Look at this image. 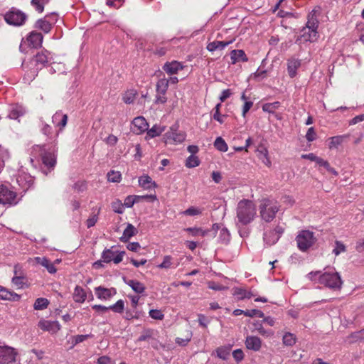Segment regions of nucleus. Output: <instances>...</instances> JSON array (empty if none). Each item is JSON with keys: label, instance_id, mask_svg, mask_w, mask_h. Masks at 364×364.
<instances>
[{"label": "nucleus", "instance_id": "f257e3e1", "mask_svg": "<svg viewBox=\"0 0 364 364\" xmlns=\"http://www.w3.org/2000/svg\"><path fill=\"white\" fill-rule=\"evenodd\" d=\"M256 208L252 201L242 200L238 203L237 207V225H247L255 219Z\"/></svg>", "mask_w": 364, "mask_h": 364}, {"label": "nucleus", "instance_id": "f03ea898", "mask_svg": "<svg viewBox=\"0 0 364 364\" xmlns=\"http://www.w3.org/2000/svg\"><path fill=\"white\" fill-rule=\"evenodd\" d=\"M279 206L277 201L269 198H264L259 205V213L262 220L265 222H271L275 218L279 211Z\"/></svg>", "mask_w": 364, "mask_h": 364}, {"label": "nucleus", "instance_id": "7ed1b4c3", "mask_svg": "<svg viewBox=\"0 0 364 364\" xmlns=\"http://www.w3.org/2000/svg\"><path fill=\"white\" fill-rule=\"evenodd\" d=\"M296 242L298 248L301 251L305 252L314 245L316 242V238L313 232L303 230L299 232L296 237Z\"/></svg>", "mask_w": 364, "mask_h": 364}, {"label": "nucleus", "instance_id": "20e7f679", "mask_svg": "<svg viewBox=\"0 0 364 364\" xmlns=\"http://www.w3.org/2000/svg\"><path fill=\"white\" fill-rule=\"evenodd\" d=\"M318 282L332 289H340L343 282L338 272H324L318 277Z\"/></svg>", "mask_w": 364, "mask_h": 364}, {"label": "nucleus", "instance_id": "39448f33", "mask_svg": "<svg viewBox=\"0 0 364 364\" xmlns=\"http://www.w3.org/2000/svg\"><path fill=\"white\" fill-rule=\"evenodd\" d=\"M27 18L28 16L24 12L14 7L11 8L4 14L5 21L14 26H23L26 23Z\"/></svg>", "mask_w": 364, "mask_h": 364}, {"label": "nucleus", "instance_id": "423d86ee", "mask_svg": "<svg viewBox=\"0 0 364 364\" xmlns=\"http://www.w3.org/2000/svg\"><path fill=\"white\" fill-rule=\"evenodd\" d=\"M178 125L174 124L171 126L168 132L164 136L166 144H177L182 143L186 139V133L178 131Z\"/></svg>", "mask_w": 364, "mask_h": 364}, {"label": "nucleus", "instance_id": "0eeeda50", "mask_svg": "<svg viewBox=\"0 0 364 364\" xmlns=\"http://www.w3.org/2000/svg\"><path fill=\"white\" fill-rule=\"evenodd\" d=\"M16 196V193L11 191L6 186H0V204L16 205L17 203Z\"/></svg>", "mask_w": 364, "mask_h": 364}, {"label": "nucleus", "instance_id": "6e6552de", "mask_svg": "<svg viewBox=\"0 0 364 364\" xmlns=\"http://www.w3.org/2000/svg\"><path fill=\"white\" fill-rule=\"evenodd\" d=\"M51 60L50 53L47 50L38 53L32 59L31 63L36 66V71L41 70Z\"/></svg>", "mask_w": 364, "mask_h": 364}, {"label": "nucleus", "instance_id": "1a4fd4ad", "mask_svg": "<svg viewBox=\"0 0 364 364\" xmlns=\"http://www.w3.org/2000/svg\"><path fill=\"white\" fill-rule=\"evenodd\" d=\"M16 352L8 346H0V364H9L15 362Z\"/></svg>", "mask_w": 364, "mask_h": 364}, {"label": "nucleus", "instance_id": "9d476101", "mask_svg": "<svg viewBox=\"0 0 364 364\" xmlns=\"http://www.w3.org/2000/svg\"><path fill=\"white\" fill-rule=\"evenodd\" d=\"M182 63L173 60L171 62H166L162 67L164 71L169 75L177 74L180 70L184 68Z\"/></svg>", "mask_w": 364, "mask_h": 364}, {"label": "nucleus", "instance_id": "9b49d317", "mask_svg": "<svg viewBox=\"0 0 364 364\" xmlns=\"http://www.w3.org/2000/svg\"><path fill=\"white\" fill-rule=\"evenodd\" d=\"M132 131L133 132L139 134H141L146 130H148L149 124L143 117H137L134 119L132 121Z\"/></svg>", "mask_w": 364, "mask_h": 364}, {"label": "nucleus", "instance_id": "f8f14e48", "mask_svg": "<svg viewBox=\"0 0 364 364\" xmlns=\"http://www.w3.org/2000/svg\"><path fill=\"white\" fill-rule=\"evenodd\" d=\"M38 327L43 331H49L52 333H55L58 332L60 326L59 323L56 321H46V320H41L38 324Z\"/></svg>", "mask_w": 364, "mask_h": 364}, {"label": "nucleus", "instance_id": "ddd939ff", "mask_svg": "<svg viewBox=\"0 0 364 364\" xmlns=\"http://www.w3.org/2000/svg\"><path fill=\"white\" fill-rule=\"evenodd\" d=\"M95 292L98 299L107 300L116 294V290L114 288L107 289L100 286L95 288Z\"/></svg>", "mask_w": 364, "mask_h": 364}, {"label": "nucleus", "instance_id": "4468645a", "mask_svg": "<svg viewBox=\"0 0 364 364\" xmlns=\"http://www.w3.org/2000/svg\"><path fill=\"white\" fill-rule=\"evenodd\" d=\"M68 118L66 114H63L61 111H58L53 115L52 121L56 127H59V130L62 131L67 124Z\"/></svg>", "mask_w": 364, "mask_h": 364}, {"label": "nucleus", "instance_id": "2eb2a0df", "mask_svg": "<svg viewBox=\"0 0 364 364\" xmlns=\"http://www.w3.org/2000/svg\"><path fill=\"white\" fill-rule=\"evenodd\" d=\"M43 39V35L41 33L35 31H31L27 37V41L29 43V46L35 48L41 46Z\"/></svg>", "mask_w": 364, "mask_h": 364}, {"label": "nucleus", "instance_id": "dca6fc26", "mask_svg": "<svg viewBox=\"0 0 364 364\" xmlns=\"http://www.w3.org/2000/svg\"><path fill=\"white\" fill-rule=\"evenodd\" d=\"M20 299L21 296L19 294L0 286V299L11 301H18L20 300Z\"/></svg>", "mask_w": 364, "mask_h": 364}, {"label": "nucleus", "instance_id": "f3484780", "mask_svg": "<svg viewBox=\"0 0 364 364\" xmlns=\"http://www.w3.org/2000/svg\"><path fill=\"white\" fill-rule=\"evenodd\" d=\"M245 346L249 350L259 351L262 347V341L257 336H249L246 338Z\"/></svg>", "mask_w": 364, "mask_h": 364}, {"label": "nucleus", "instance_id": "a211bd4d", "mask_svg": "<svg viewBox=\"0 0 364 364\" xmlns=\"http://www.w3.org/2000/svg\"><path fill=\"white\" fill-rule=\"evenodd\" d=\"M142 198H151L152 200H154L156 199V196L155 195L129 196L125 198L124 205L127 208H132L135 203H138Z\"/></svg>", "mask_w": 364, "mask_h": 364}, {"label": "nucleus", "instance_id": "6ab92c4d", "mask_svg": "<svg viewBox=\"0 0 364 364\" xmlns=\"http://www.w3.org/2000/svg\"><path fill=\"white\" fill-rule=\"evenodd\" d=\"M318 11L314 9L308 15V21L306 23V28L308 29H317L318 27Z\"/></svg>", "mask_w": 364, "mask_h": 364}, {"label": "nucleus", "instance_id": "aec40b11", "mask_svg": "<svg viewBox=\"0 0 364 364\" xmlns=\"http://www.w3.org/2000/svg\"><path fill=\"white\" fill-rule=\"evenodd\" d=\"M230 58L232 64H235L237 62H247L248 58L243 50H232L230 52Z\"/></svg>", "mask_w": 364, "mask_h": 364}, {"label": "nucleus", "instance_id": "412c9836", "mask_svg": "<svg viewBox=\"0 0 364 364\" xmlns=\"http://www.w3.org/2000/svg\"><path fill=\"white\" fill-rule=\"evenodd\" d=\"M42 161L48 169H53L56 164V156L53 153L46 152L42 156Z\"/></svg>", "mask_w": 364, "mask_h": 364}, {"label": "nucleus", "instance_id": "4be33fe9", "mask_svg": "<svg viewBox=\"0 0 364 364\" xmlns=\"http://www.w3.org/2000/svg\"><path fill=\"white\" fill-rule=\"evenodd\" d=\"M36 262L44 267L47 271L50 274H54L56 272V268L54 264L46 257H37L35 258Z\"/></svg>", "mask_w": 364, "mask_h": 364}, {"label": "nucleus", "instance_id": "5701e85b", "mask_svg": "<svg viewBox=\"0 0 364 364\" xmlns=\"http://www.w3.org/2000/svg\"><path fill=\"white\" fill-rule=\"evenodd\" d=\"M301 62L300 60L291 58L288 60L287 63V70L290 77H294L296 75V70L300 67Z\"/></svg>", "mask_w": 364, "mask_h": 364}, {"label": "nucleus", "instance_id": "b1692460", "mask_svg": "<svg viewBox=\"0 0 364 364\" xmlns=\"http://www.w3.org/2000/svg\"><path fill=\"white\" fill-rule=\"evenodd\" d=\"M137 233V230L134 225L128 224L124 230L122 236L120 237L122 242H127L132 237Z\"/></svg>", "mask_w": 364, "mask_h": 364}, {"label": "nucleus", "instance_id": "393cba45", "mask_svg": "<svg viewBox=\"0 0 364 364\" xmlns=\"http://www.w3.org/2000/svg\"><path fill=\"white\" fill-rule=\"evenodd\" d=\"M279 239V234L275 233L272 230H266L264 233V240L269 245L275 244Z\"/></svg>", "mask_w": 364, "mask_h": 364}, {"label": "nucleus", "instance_id": "a878e982", "mask_svg": "<svg viewBox=\"0 0 364 364\" xmlns=\"http://www.w3.org/2000/svg\"><path fill=\"white\" fill-rule=\"evenodd\" d=\"M230 43L231 41H215L208 44L207 49L210 52H213L216 50H223L226 46H228Z\"/></svg>", "mask_w": 364, "mask_h": 364}, {"label": "nucleus", "instance_id": "bb28decb", "mask_svg": "<svg viewBox=\"0 0 364 364\" xmlns=\"http://www.w3.org/2000/svg\"><path fill=\"white\" fill-rule=\"evenodd\" d=\"M73 296L75 302L83 303L86 299L87 295L81 287L76 286Z\"/></svg>", "mask_w": 364, "mask_h": 364}, {"label": "nucleus", "instance_id": "cd10ccee", "mask_svg": "<svg viewBox=\"0 0 364 364\" xmlns=\"http://www.w3.org/2000/svg\"><path fill=\"white\" fill-rule=\"evenodd\" d=\"M139 183L144 189H151L156 186L155 182L152 181L151 178L147 175L139 177Z\"/></svg>", "mask_w": 364, "mask_h": 364}, {"label": "nucleus", "instance_id": "c85d7f7f", "mask_svg": "<svg viewBox=\"0 0 364 364\" xmlns=\"http://www.w3.org/2000/svg\"><path fill=\"white\" fill-rule=\"evenodd\" d=\"M169 80L163 77L158 80L156 83V92L161 94H166L168 87Z\"/></svg>", "mask_w": 364, "mask_h": 364}, {"label": "nucleus", "instance_id": "c756f323", "mask_svg": "<svg viewBox=\"0 0 364 364\" xmlns=\"http://www.w3.org/2000/svg\"><path fill=\"white\" fill-rule=\"evenodd\" d=\"M25 113L24 109L21 106H15L11 108L9 112V117L12 119H17Z\"/></svg>", "mask_w": 364, "mask_h": 364}, {"label": "nucleus", "instance_id": "7c9ffc66", "mask_svg": "<svg viewBox=\"0 0 364 364\" xmlns=\"http://www.w3.org/2000/svg\"><path fill=\"white\" fill-rule=\"evenodd\" d=\"M127 284L136 292L138 294H141L145 290L144 285L139 281L136 280H129Z\"/></svg>", "mask_w": 364, "mask_h": 364}, {"label": "nucleus", "instance_id": "2f4dec72", "mask_svg": "<svg viewBox=\"0 0 364 364\" xmlns=\"http://www.w3.org/2000/svg\"><path fill=\"white\" fill-rule=\"evenodd\" d=\"M114 247H112L110 249H105L102 253V262L109 263L112 262L114 259V256L117 254V252L114 251Z\"/></svg>", "mask_w": 364, "mask_h": 364}, {"label": "nucleus", "instance_id": "473e14b6", "mask_svg": "<svg viewBox=\"0 0 364 364\" xmlns=\"http://www.w3.org/2000/svg\"><path fill=\"white\" fill-rule=\"evenodd\" d=\"M11 282L18 288H23L27 286L28 279L26 276H14Z\"/></svg>", "mask_w": 364, "mask_h": 364}, {"label": "nucleus", "instance_id": "72a5a7b5", "mask_svg": "<svg viewBox=\"0 0 364 364\" xmlns=\"http://www.w3.org/2000/svg\"><path fill=\"white\" fill-rule=\"evenodd\" d=\"M364 335H363V329L352 333L348 337V342L350 343L355 342H364Z\"/></svg>", "mask_w": 364, "mask_h": 364}, {"label": "nucleus", "instance_id": "f704fd0d", "mask_svg": "<svg viewBox=\"0 0 364 364\" xmlns=\"http://www.w3.org/2000/svg\"><path fill=\"white\" fill-rule=\"evenodd\" d=\"M36 28L42 30L45 33H48L52 28V25L45 19H39L36 21Z\"/></svg>", "mask_w": 364, "mask_h": 364}, {"label": "nucleus", "instance_id": "c9c22d12", "mask_svg": "<svg viewBox=\"0 0 364 364\" xmlns=\"http://www.w3.org/2000/svg\"><path fill=\"white\" fill-rule=\"evenodd\" d=\"M137 92L135 90H129L123 95L122 100L126 104L133 103Z\"/></svg>", "mask_w": 364, "mask_h": 364}, {"label": "nucleus", "instance_id": "e433bc0d", "mask_svg": "<svg viewBox=\"0 0 364 364\" xmlns=\"http://www.w3.org/2000/svg\"><path fill=\"white\" fill-rule=\"evenodd\" d=\"M308 33L306 31V28L303 30V36L305 41L313 42L317 39L318 32L317 29H308Z\"/></svg>", "mask_w": 364, "mask_h": 364}, {"label": "nucleus", "instance_id": "4c0bfd02", "mask_svg": "<svg viewBox=\"0 0 364 364\" xmlns=\"http://www.w3.org/2000/svg\"><path fill=\"white\" fill-rule=\"evenodd\" d=\"M230 350H231L230 346H222V347L217 348L216 353H217L218 356L220 358H221L223 360H226L228 358V355H230Z\"/></svg>", "mask_w": 364, "mask_h": 364}, {"label": "nucleus", "instance_id": "58836bf2", "mask_svg": "<svg viewBox=\"0 0 364 364\" xmlns=\"http://www.w3.org/2000/svg\"><path fill=\"white\" fill-rule=\"evenodd\" d=\"M164 131V127H161L156 124L154 125L150 129L148 130L146 134L150 138H154L159 136Z\"/></svg>", "mask_w": 364, "mask_h": 364}, {"label": "nucleus", "instance_id": "ea45409f", "mask_svg": "<svg viewBox=\"0 0 364 364\" xmlns=\"http://www.w3.org/2000/svg\"><path fill=\"white\" fill-rule=\"evenodd\" d=\"M49 301L46 298H38L33 305L36 310H43L48 307Z\"/></svg>", "mask_w": 364, "mask_h": 364}, {"label": "nucleus", "instance_id": "a19ab883", "mask_svg": "<svg viewBox=\"0 0 364 364\" xmlns=\"http://www.w3.org/2000/svg\"><path fill=\"white\" fill-rule=\"evenodd\" d=\"M214 146L218 150L223 151V152L227 151L228 149L226 142L220 136H218L216 138V139L214 142Z\"/></svg>", "mask_w": 364, "mask_h": 364}, {"label": "nucleus", "instance_id": "79ce46f5", "mask_svg": "<svg viewBox=\"0 0 364 364\" xmlns=\"http://www.w3.org/2000/svg\"><path fill=\"white\" fill-rule=\"evenodd\" d=\"M279 107H280V102H274L272 103H266V104L263 105L262 109L264 112H267L269 113H273Z\"/></svg>", "mask_w": 364, "mask_h": 364}, {"label": "nucleus", "instance_id": "37998d69", "mask_svg": "<svg viewBox=\"0 0 364 364\" xmlns=\"http://www.w3.org/2000/svg\"><path fill=\"white\" fill-rule=\"evenodd\" d=\"M200 164V160L198 156L195 155H191L186 161V166L188 168H194Z\"/></svg>", "mask_w": 364, "mask_h": 364}, {"label": "nucleus", "instance_id": "c03bdc74", "mask_svg": "<svg viewBox=\"0 0 364 364\" xmlns=\"http://www.w3.org/2000/svg\"><path fill=\"white\" fill-rule=\"evenodd\" d=\"M124 309V302L123 300H118L114 304L109 306V310H112L115 313H122Z\"/></svg>", "mask_w": 364, "mask_h": 364}, {"label": "nucleus", "instance_id": "a18cd8bd", "mask_svg": "<svg viewBox=\"0 0 364 364\" xmlns=\"http://www.w3.org/2000/svg\"><path fill=\"white\" fill-rule=\"evenodd\" d=\"M296 342L294 336L291 333H286L283 336V343L287 346H293Z\"/></svg>", "mask_w": 364, "mask_h": 364}, {"label": "nucleus", "instance_id": "49530a36", "mask_svg": "<svg viewBox=\"0 0 364 364\" xmlns=\"http://www.w3.org/2000/svg\"><path fill=\"white\" fill-rule=\"evenodd\" d=\"M346 247L342 242L338 241V240H336L335 242V247L333 250V253L335 255L338 256L341 252H346Z\"/></svg>", "mask_w": 364, "mask_h": 364}, {"label": "nucleus", "instance_id": "de8ad7c7", "mask_svg": "<svg viewBox=\"0 0 364 364\" xmlns=\"http://www.w3.org/2000/svg\"><path fill=\"white\" fill-rule=\"evenodd\" d=\"M346 136H336L330 138V148L337 146L343 143V139L346 138Z\"/></svg>", "mask_w": 364, "mask_h": 364}, {"label": "nucleus", "instance_id": "09e8293b", "mask_svg": "<svg viewBox=\"0 0 364 364\" xmlns=\"http://www.w3.org/2000/svg\"><path fill=\"white\" fill-rule=\"evenodd\" d=\"M203 210L198 208H196L193 206L189 207L188 209H186L183 214L189 216H195L198 215H200L202 213Z\"/></svg>", "mask_w": 364, "mask_h": 364}, {"label": "nucleus", "instance_id": "8fccbe9b", "mask_svg": "<svg viewBox=\"0 0 364 364\" xmlns=\"http://www.w3.org/2000/svg\"><path fill=\"white\" fill-rule=\"evenodd\" d=\"M107 179L111 182H119L121 179V174L119 171H111L107 173Z\"/></svg>", "mask_w": 364, "mask_h": 364}, {"label": "nucleus", "instance_id": "3c124183", "mask_svg": "<svg viewBox=\"0 0 364 364\" xmlns=\"http://www.w3.org/2000/svg\"><path fill=\"white\" fill-rule=\"evenodd\" d=\"M232 294L237 297V299L242 300L245 299L246 289L239 287H235L232 289Z\"/></svg>", "mask_w": 364, "mask_h": 364}, {"label": "nucleus", "instance_id": "603ef678", "mask_svg": "<svg viewBox=\"0 0 364 364\" xmlns=\"http://www.w3.org/2000/svg\"><path fill=\"white\" fill-rule=\"evenodd\" d=\"M230 233L227 228H223L220 232V240L222 242L227 243L230 240Z\"/></svg>", "mask_w": 364, "mask_h": 364}, {"label": "nucleus", "instance_id": "864d4df0", "mask_svg": "<svg viewBox=\"0 0 364 364\" xmlns=\"http://www.w3.org/2000/svg\"><path fill=\"white\" fill-rule=\"evenodd\" d=\"M124 204H122L121 203L120 200H116V201H114L112 202V210L117 213H119V214H122L124 212Z\"/></svg>", "mask_w": 364, "mask_h": 364}, {"label": "nucleus", "instance_id": "5fc2aeb1", "mask_svg": "<svg viewBox=\"0 0 364 364\" xmlns=\"http://www.w3.org/2000/svg\"><path fill=\"white\" fill-rule=\"evenodd\" d=\"M172 257L170 255H166L164 257L163 262L158 265L161 269H168L171 267L172 262Z\"/></svg>", "mask_w": 364, "mask_h": 364}, {"label": "nucleus", "instance_id": "6e6d98bb", "mask_svg": "<svg viewBox=\"0 0 364 364\" xmlns=\"http://www.w3.org/2000/svg\"><path fill=\"white\" fill-rule=\"evenodd\" d=\"M9 158L10 154L8 149L0 145V160L1 161V164H4L5 161L8 160Z\"/></svg>", "mask_w": 364, "mask_h": 364}, {"label": "nucleus", "instance_id": "4d7b16f0", "mask_svg": "<svg viewBox=\"0 0 364 364\" xmlns=\"http://www.w3.org/2000/svg\"><path fill=\"white\" fill-rule=\"evenodd\" d=\"M245 316L249 317L257 316L259 318L264 317V314L262 311L257 309L246 310Z\"/></svg>", "mask_w": 364, "mask_h": 364}, {"label": "nucleus", "instance_id": "13d9d810", "mask_svg": "<svg viewBox=\"0 0 364 364\" xmlns=\"http://www.w3.org/2000/svg\"><path fill=\"white\" fill-rule=\"evenodd\" d=\"M152 336V331L151 329H145L143 331L141 336L138 338L137 341H145L149 339Z\"/></svg>", "mask_w": 364, "mask_h": 364}, {"label": "nucleus", "instance_id": "bf43d9fd", "mask_svg": "<svg viewBox=\"0 0 364 364\" xmlns=\"http://www.w3.org/2000/svg\"><path fill=\"white\" fill-rule=\"evenodd\" d=\"M149 316L156 320H162L164 317V315L160 310L158 309H151L149 311Z\"/></svg>", "mask_w": 364, "mask_h": 364}, {"label": "nucleus", "instance_id": "052dcab7", "mask_svg": "<svg viewBox=\"0 0 364 364\" xmlns=\"http://www.w3.org/2000/svg\"><path fill=\"white\" fill-rule=\"evenodd\" d=\"M100 211V210H98ZM99 213V212H97ZM98 213L97 214H92L87 220H86V225L88 228L93 227L98 220Z\"/></svg>", "mask_w": 364, "mask_h": 364}, {"label": "nucleus", "instance_id": "680f3d73", "mask_svg": "<svg viewBox=\"0 0 364 364\" xmlns=\"http://www.w3.org/2000/svg\"><path fill=\"white\" fill-rule=\"evenodd\" d=\"M31 4L38 12L42 13L43 11L44 6L41 0H31Z\"/></svg>", "mask_w": 364, "mask_h": 364}, {"label": "nucleus", "instance_id": "e2e57ef3", "mask_svg": "<svg viewBox=\"0 0 364 364\" xmlns=\"http://www.w3.org/2000/svg\"><path fill=\"white\" fill-rule=\"evenodd\" d=\"M316 134L314 130V127L309 128L306 134V139L308 141H313L316 139Z\"/></svg>", "mask_w": 364, "mask_h": 364}, {"label": "nucleus", "instance_id": "0e129e2a", "mask_svg": "<svg viewBox=\"0 0 364 364\" xmlns=\"http://www.w3.org/2000/svg\"><path fill=\"white\" fill-rule=\"evenodd\" d=\"M260 153H264V158L262 159V162L267 166H271V161L268 157V151L266 148L263 147L259 150Z\"/></svg>", "mask_w": 364, "mask_h": 364}, {"label": "nucleus", "instance_id": "69168bd1", "mask_svg": "<svg viewBox=\"0 0 364 364\" xmlns=\"http://www.w3.org/2000/svg\"><path fill=\"white\" fill-rule=\"evenodd\" d=\"M232 356L237 362H240L244 358V353L241 349H236L232 352Z\"/></svg>", "mask_w": 364, "mask_h": 364}, {"label": "nucleus", "instance_id": "338daca9", "mask_svg": "<svg viewBox=\"0 0 364 364\" xmlns=\"http://www.w3.org/2000/svg\"><path fill=\"white\" fill-rule=\"evenodd\" d=\"M93 336L92 334H86V335H77L74 337L75 344H77L83 342L88 338H92Z\"/></svg>", "mask_w": 364, "mask_h": 364}, {"label": "nucleus", "instance_id": "774afa93", "mask_svg": "<svg viewBox=\"0 0 364 364\" xmlns=\"http://www.w3.org/2000/svg\"><path fill=\"white\" fill-rule=\"evenodd\" d=\"M210 321L203 314H198V323L199 325L203 328H206Z\"/></svg>", "mask_w": 364, "mask_h": 364}]
</instances>
